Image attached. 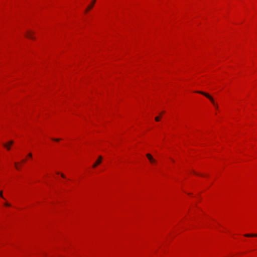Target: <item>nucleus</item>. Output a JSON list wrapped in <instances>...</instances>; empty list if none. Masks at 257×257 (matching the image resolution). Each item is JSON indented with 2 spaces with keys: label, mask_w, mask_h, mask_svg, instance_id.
<instances>
[{
  "label": "nucleus",
  "mask_w": 257,
  "mask_h": 257,
  "mask_svg": "<svg viewBox=\"0 0 257 257\" xmlns=\"http://www.w3.org/2000/svg\"><path fill=\"white\" fill-rule=\"evenodd\" d=\"M0 197L3 198L4 199H5V198L3 197V192L2 191H0Z\"/></svg>",
  "instance_id": "obj_9"
},
{
  "label": "nucleus",
  "mask_w": 257,
  "mask_h": 257,
  "mask_svg": "<svg viewBox=\"0 0 257 257\" xmlns=\"http://www.w3.org/2000/svg\"><path fill=\"white\" fill-rule=\"evenodd\" d=\"M4 205H5L6 206H8V207L11 206V204H10V203H7V202L5 203L4 204Z\"/></svg>",
  "instance_id": "obj_10"
},
{
  "label": "nucleus",
  "mask_w": 257,
  "mask_h": 257,
  "mask_svg": "<svg viewBox=\"0 0 257 257\" xmlns=\"http://www.w3.org/2000/svg\"><path fill=\"white\" fill-rule=\"evenodd\" d=\"M155 120L158 121L160 120V117L159 116H157L155 117Z\"/></svg>",
  "instance_id": "obj_11"
},
{
  "label": "nucleus",
  "mask_w": 257,
  "mask_h": 257,
  "mask_svg": "<svg viewBox=\"0 0 257 257\" xmlns=\"http://www.w3.org/2000/svg\"><path fill=\"white\" fill-rule=\"evenodd\" d=\"M163 113H164V111H163V112H161V114H163Z\"/></svg>",
  "instance_id": "obj_17"
},
{
  "label": "nucleus",
  "mask_w": 257,
  "mask_h": 257,
  "mask_svg": "<svg viewBox=\"0 0 257 257\" xmlns=\"http://www.w3.org/2000/svg\"><path fill=\"white\" fill-rule=\"evenodd\" d=\"M146 156L151 163H156V160L153 158V157H152V156L151 154H147L146 155Z\"/></svg>",
  "instance_id": "obj_2"
},
{
  "label": "nucleus",
  "mask_w": 257,
  "mask_h": 257,
  "mask_svg": "<svg viewBox=\"0 0 257 257\" xmlns=\"http://www.w3.org/2000/svg\"><path fill=\"white\" fill-rule=\"evenodd\" d=\"M15 166H16V168L18 169V167H17V163H15Z\"/></svg>",
  "instance_id": "obj_15"
},
{
  "label": "nucleus",
  "mask_w": 257,
  "mask_h": 257,
  "mask_svg": "<svg viewBox=\"0 0 257 257\" xmlns=\"http://www.w3.org/2000/svg\"><path fill=\"white\" fill-rule=\"evenodd\" d=\"M14 143V142L13 141H10V142H9L8 143H7V144H8V145L9 146H11L12 145H13Z\"/></svg>",
  "instance_id": "obj_8"
},
{
  "label": "nucleus",
  "mask_w": 257,
  "mask_h": 257,
  "mask_svg": "<svg viewBox=\"0 0 257 257\" xmlns=\"http://www.w3.org/2000/svg\"><path fill=\"white\" fill-rule=\"evenodd\" d=\"M196 92L201 94H202L204 96H205V97H206L207 98H208L210 100V101L212 102L213 105L215 107V108L216 109L218 108V104L214 101L213 97L211 96H210L209 94L205 93L204 92H203V91H196Z\"/></svg>",
  "instance_id": "obj_1"
},
{
  "label": "nucleus",
  "mask_w": 257,
  "mask_h": 257,
  "mask_svg": "<svg viewBox=\"0 0 257 257\" xmlns=\"http://www.w3.org/2000/svg\"><path fill=\"white\" fill-rule=\"evenodd\" d=\"M244 236L246 237H257V234H245Z\"/></svg>",
  "instance_id": "obj_6"
},
{
  "label": "nucleus",
  "mask_w": 257,
  "mask_h": 257,
  "mask_svg": "<svg viewBox=\"0 0 257 257\" xmlns=\"http://www.w3.org/2000/svg\"><path fill=\"white\" fill-rule=\"evenodd\" d=\"M25 161V160H22V162H24Z\"/></svg>",
  "instance_id": "obj_16"
},
{
  "label": "nucleus",
  "mask_w": 257,
  "mask_h": 257,
  "mask_svg": "<svg viewBox=\"0 0 257 257\" xmlns=\"http://www.w3.org/2000/svg\"><path fill=\"white\" fill-rule=\"evenodd\" d=\"M96 0H92L91 4H90V5L88 6L87 8L85 10V12H87L88 11H89L90 9H91L93 6L94 5Z\"/></svg>",
  "instance_id": "obj_4"
},
{
  "label": "nucleus",
  "mask_w": 257,
  "mask_h": 257,
  "mask_svg": "<svg viewBox=\"0 0 257 257\" xmlns=\"http://www.w3.org/2000/svg\"><path fill=\"white\" fill-rule=\"evenodd\" d=\"M28 156H29V157H32V154L31 153H29V154H28Z\"/></svg>",
  "instance_id": "obj_14"
},
{
  "label": "nucleus",
  "mask_w": 257,
  "mask_h": 257,
  "mask_svg": "<svg viewBox=\"0 0 257 257\" xmlns=\"http://www.w3.org/2000/svg\"><path fill=\"white\" fill-rule=\"evenodd\" d=\"M61 177H62V178H66V176H65V175H64V174H62H62H61Z\"/></svg>",
  "instance_id": "obj_13"
},
{
  "label": "nucleus",
  "mask_w": 257,
  "mask_h": 257,
  "mask_svg": "<svg viewBox=\"0 0 257 257\" xmlns=\"http://www.w3.org/2000/svg\"><path fill=\"white\" fill-rule=\"evenodd\" d=\"M4 146L6 147L8 150H10V146L8 145L7 144H4Z\"/></svg>",
  "instance_id": "obj_7"
},
{
  "label": "nucleus",
  "mask_w": 257,
  "mask_h": 257,
  "mask_svg": "<svg viewBox=\"0 0 257 257\" xmlns=\"http://www.w3.org/2000/svg\"><path fill=\"white\" fill-rule=\"evenodd\" d=\"M57 174H60V173L59 172H57Z\"/></svg>",
  "instance_id": "obj_18"
},
{
  "label": "nucleus",
  "mask_w": 257,
  "mask_h": 257,
  "mask_svg": "<svg viewBox=\"0 0 257 257\" xmlns=\"http://www.w3.org/2000/svg\"><path fill=\"white\" fill-rule=\"evenodd\" d=\"M52 140L56 142H58L60 140V139H52Z\"/></svg>",
  "instance_id": "obj_12"
},
{
  "label": "nucleus",
  "mask_w": 257,
  "mask_h": 257,
  "mask_svg": "<svg viewBox=\"0 0 257 257\" xmlns=\"http://www.w3.org/2000/svg\"><path fill=\"white\" fill-rule=\"evenodd\" d=\"M33 34L34 33L31 31H27L26 34V36L29 39H35V37H33L32 36Z\"/></svg>",
  "instance_id": "obj_5"
},
{
  "label": "nucleus",
  "mask_w": 257,
  "mask_h": 257,
  "mask_svg": "<svg viewBox=\"0 0 257 257\" xmlns=\"http://www.w3.org/2000/svg\"><path fill=\"white\" fill-rule=\"evenodd\" d=\"M102 159V157L101 156H99L98 157V159L96 161L95 163L93 164V167L95 168L97 165L100 164L101 163Z\"/></svg>",
  "instance_id": "obj_3"
}]
</instances>
